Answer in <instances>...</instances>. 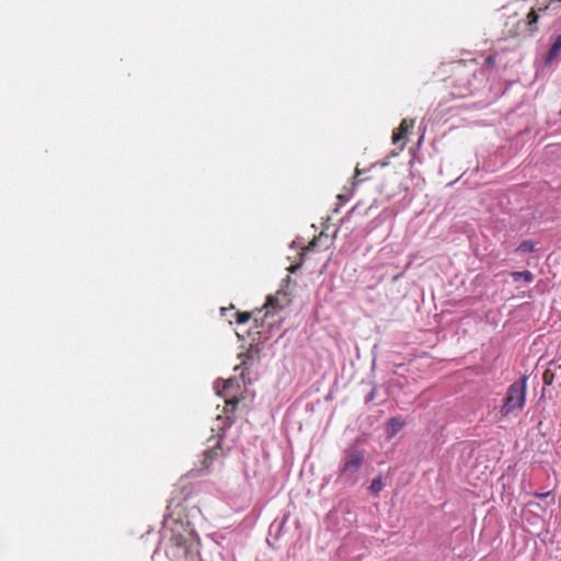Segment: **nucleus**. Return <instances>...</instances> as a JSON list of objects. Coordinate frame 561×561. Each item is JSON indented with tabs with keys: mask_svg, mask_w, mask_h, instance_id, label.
<instances>
[{
	"mask_svg": "<svg viewBox=\"0 0 561 561\" xmlns=\"http://www.w3.org/2000/svg\"><path fill=\"white\" fill-rule=\"evenodd\" d=\"M193 552V547H186L183 550L181 548H169L168 554L178 561H186Z\"/></svg>",
	"mask_w": 561,
	"mask_h": 561,
	"instance_id": "423d86ee",
	"label": "nucleus"
},
{
	"mask_svg": "<svg viewBox=\"0 0 561 561\" xmlns=\"http://www.w3.org/2000/svg\"><path fill=\"white\" fill-rule=\"evenodd\" d=\"M218 449L219 448L216 447V448L209 449V450H207L205 453V458H204V466H205V468H209V466L213 462V460L219 456V450Z\"/></svg>",
	"mask_w": 561,
	"mask_h": 561,
	"instance_id": "1a4fd4ad",
	"label": "nucleus"
},
{
	"mask_svg": "<svg viewBox=\"0 0 561 561\" xmlns=\"http://www.w3.org/2000/svg\"><path fill=\"white\" fill-rule=\"evenodd\" d=\"M237 316H238L237 322L239 324L247 323L250 320V318H251V313L250 312H239Z\"/></svg>",
	"mask_w": 561,
	"mask_h": 561,
	"instance_id": "dca6fc26",
	"label": "nucleus"
},
{
	"mask_svg": "<svg viewBox=\"0 0 561 561\" xmlns=\"http://www.w3.org/2000/svg\"><path fill=\"white\" fill-rule=\"evenodd\" d=\"M405 135L403 133L393 134L392 136V142H398L399 140L403 139Z\"/></svg>",
	"mask_w": 561,
	"mask_h": 561,
	"instance_id": "a211bd4d",
	"label": "nucleus"
},
{
	"mask_svg": "<svg viewBox=\"0 0 561 561\" xmlns=\"http://www.w3.org/2000/svg\"><path fill=\"white\" fill-rule=\"evenodd\" d=\"M539 497H547L550 493H535Z\"/></svg>",
	"mask_w": 561,
	"mask_h": 561,
	"instance_id": "6ab92c4d",
	"label": "nucleus"
},
{
	"mask_svg": "<svg viewBox=\"0 0 561 561\" xmlns=\"http://www.w3.org/2000/svg\"><path fill=\"white\" fill-rule=\"evenodd\" d=\"M560 51H561V34L557 35L556 38L553 39V43L545 57V64L549 65V64L553 62L558 58Z\"/></svg>",
	"mask_w": 561,
	"mask_h": 561,
	"instance_id": "20e7f679",
	"label": "nucleus"
},
{
	"mask_svg": "<svg viewBox=\"0 0 561 561\" xmlns=\"http://www.w3.org/2000/svg\"><path fill=\"white\" fill-rule=\"evenodd\" d=\"M413 126H414L413 119L410 122H408L407 119H403L400 124V131L405 135L410 128H413Z\"/></svg>",
	"mask_w": 561,
	"mask_h": 561,
	"instance_id": "4468645a",
	"label": "nucleus"
},
{
	"mask_svg": "<svg viewBox=\"0 0 561 561\" xmlns=\"http://www.w3.org/2000/svg\"><path fill=\"white\" fill-rule=\"evenodd\" d=\"M375 397H376V388H373L370 390V392L366 396L365 401L370 402L375 399Z\"/></svg>",
	"mask_w": 561,
	"mask_h": 561,
	"instance_id": "f3484780",
	"label": "nucleus"
},
{
	"mask_svg": "<svg viewBox=\"0 0 561 561\" xmlns=\"http://www.w3.org/2000/svg\"><path fill=\"white\" fill-rule=\"evenodd\" d=\"M382 486L381 477H377L373 479L368 491H381Z\"/></svg>",
	"mask_w": 561,
	"mask_h": 561,
	"instance_id": "ddd939ff",
	"label": "nucleus"
},
{
	"mask_svg": "<svg viewBox=\"0 0 561 561\" xmlns=\"http://www.w3.org/2000/svg\"><path fill=\"white\" fill-rule=\"evenodd\" d=\"M365 460V451L357 448H347L340 466L341 478L355 481Z\"/></svg>",
	"mask_w": 561,
	"mask_h": 561,
	"instance_id": "f03ea898",
	"label": "nucleus"
},
{
	"mask_svg": "<svg viewBox=\"0 0 561 561\" xmlns=\"http://www.w3.org/2000/svg\"><path fill=\"white\" fill-rule=\"evenodd\" d=\"M404 426V421L400 416L389 419L386 425V435L389 438L396 436Z\"/></svg>",
	"mask_w": 561,
	"mask_h": 561,
	"instance_id": "7ed1b4c3",
	"label": "nucleus"
},
{
	"mask_svg": "<svg viewBox=\"0 0 561 561\" xmlns=\"http://www.w3.org/2000/svg\"><path fill=\"white\" fill-rule=\"evenodd\" d=\"M277 304H278V300L274 297H268L267 299V302L265 304L264 308L268 309V308H273L275 309L277 307ZM270 313L268 310H266L265 312V317Z\"/></svg>",
	"mask_w": 561,
	"mask_h": 561,
	"instance_id": "2eb2a0df",
	"label": "nucleus"
},
{
	"mask_svg": "<svg viewBox=\"0 0 561 561\" xmlns=\"http://www.w3.org/2000/svg\"><path fill=\"white\" fill-rule=\"evenodd\" d=\"M186 547H193V540L190 539L187 536L178 534V535H173L170 538L169 548H175V549L181 548L183 550Z\"/></svg>",
	"mask_w": 561,
	"mask_h": 561,
	"instance_id": "39448f33",
	"label": "nucleus"
},
{
	"mask_svg": "<svg viewBox=\"0 0 561 561\" xmlns=\"http://www.w3.org/2000/svg\"><path fill=\"white\" fill-rule=\"evenodd\" d=\"M561 7V0H550L548 4L542 8H539V12H556Z\"/></svg>",
	"mask_w": 561,
	"mask_h": 561,
	"instance_id": "9b49d317",
	"label": "nucleus"
},
{
	"mask_svg": "<svg viewBox=\"0 0 561 561\" xmlns=\"http://www.w3.org/2000/svg\"><path fill=\"white\" fill-rule=\"evenodd\" d=\"M238 403H239V399L238 398H232V399H229L226 401V405H225V413H232L237 407H238Z\"/></svg>",
	"mask_w": 561,
	"mask_h": 561,
	"instance_id": "f8f14e48",
	"label": "nucleus"
},
{
	"mask_svg": "<svg viewBox=\"0 0 561 561\" xmlns=\"http://www.w3.org/2000/svg\"><path fill=\"white\" fill-rule=\"evenodd\" d=\"M526 389V376H523L520 379L510 385L503 401V405L501 408V413L503 415L506 416L523 410L525 405Z\"/></svg>",
	"mask_w": 561,
	"mask_h": 561,
	"instance_id": "f257e3e1",
	"label": "nucleus"
},
{
	"mask_svg": "<svg viewBox=\"0 0 561 561\" xmlns=\"http://www.w3.org/2000/svg\"><path fill=\"white\" fill-rule=\"evenodd\" d=\"M297 268H298V266H297V265H296V266H290V267H289V271H290L291 273H294Z\"/></svg>",
	"mask_w": 561,
	"mask_h": 561,
	"instance_id": "412c9836",
	"label": "nucleus"
},
{
	"mask_svg": "<svg viewBox=\"0 0 561 561\" xmlns=\"http://www.w3.org/2000/svg\"><path fill=\"white\" fill-rule=\"evenodd\" d=\"M510 275L514 282L523 279L525 283H531L534 280V274L530 271L511 272Z\"/></svg>",
	"mask_w": 561,
	"mask_h": 561,
	"instance_id": "6e6552de",
	"label": "nucleus"
},
{
	"mask_svg": "<svg viewBox=\"0 0 561 561\" xmlns=\"http://www.w3.org/2000/svg\"><path fill=\"white\" fill-rule=\"evenodd\" d=\"M232 382V379H228L225 385V389L229 387V385Z\"/></svg>",
	"mask_w": 561,
	"mask_h": 561,
	"instance_id": "aec40b11",
	"label": "nucleus"
},
{
	"mask_svg": "<svg viewBox=\"0 0 561 561\" xmlns=\"http://www.w3.org/2000/svg\"><path fill=\"white\" fill-rule=\"evenodd\" d=\"M539 19V13L536 10H531L526 16V25L528 27V33L533 35L537 32V22Z\"/></svg>",
	"mask_w": 561,
	"mask_h": 561,
	"instance_id": "0eeeda50",
	"label": "nucleus"
},
{
	"mask_svg": "<svg viewBox=\"0 0 561 561\" xmlns=\"http://www.w3.org/2000/svg\"><path fill=\"white\" fill-rule=\"evenodd\" d=\"M519 253H531L535 251V243L531 240H525L516 249Z\"/></svg>",
	"mask_w": 561,
	"mask_h": 561,
	"instance_id": "9d476101",
	"label": "nucleus"
}]
</instances>
